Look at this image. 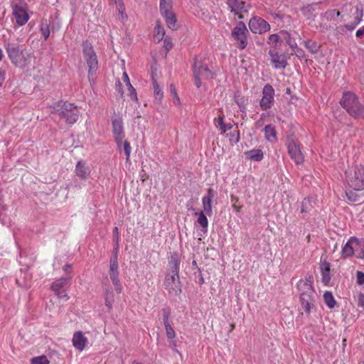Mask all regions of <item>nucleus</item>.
Wrapping results in <instances>:
<instances>
[{
	"label": "nucleus",
	"instance_id": "f257e3e1",
	"mask_svg": "<svg viewBox=\"0 0 364 364\" xmlns=\"http://www.w3.org/2000/svg\"><path fill=\"white\" fill-rule=\"evenodd\" d=\"M169 272L166 274L164 287L170 294L178 295L181 292L179 280L180 260L176 253H173L168 260Z\"/></svg>",
	"mask_w": 364,
	"mask_h": 364
},
{
	"label": "nucleus",
	"instance_id": "f03ea898",
	"mask_svg": "<svg viewBox=\"0 0 364 364\" xmlns=\"http://www.w3.org/2000/svg\"><path fill=\"white\" fill-rule=\"evenodd\" d=\"M51 112L58 114L67 124H74L80 115V109L74 104L67 101H58L50 107Z\"/></svg>",
	"mask_w": 364,
	"mask_h": 364
},
{
	"label": "nucleus",
	"instance_id": "7ed1b4c3",
	"mask_svg": "<svg viewBox=\"0 0 364 364\" xmlns=\"http://www.w3.org/2000/svg\"><path fill=\"white\" fill-rule=\"evenodd\" d=\"M340 104L350 117L355 119H364V105L360 103L355 93L344 92Z\"/></svg>",
	"mask_w": 364,
	"mask_h": 364
},
{
	"label": "nucleus",
	"instance_id": "20e7f679",
	"mask_svg": "<svg viewBox=\"0 0 364 364\" xmlns=\"http://www.w3.org/2000/svg\"><path fill=\"white\" fill-rule=\"evenodd\" d=\"M9 58L16 66L24 68L31 62L32 53L16 43H8L6 47Z\"/></svg>",
	"mask_w": 364,
	"mask_h": 364
},
{
	"label": "nucleus",
	"instance_id": "39448f33",
	"mask_svg": "<svg viewBox=\"0 0 364 364\" xmlns=\"http://www.w3.org/2000/svg\"><path fill=\"white\" fill-rule=\"evenodd\" d=\"M347 185L354 191L364 190V165L355 166L346 171Z\"/></svg>",
	"mask_w": 364,
	"mask_h": 364
},
{
	"label": "nucleus",
	"instance_id": "423d86ee",
	"mask_svg": "<svg viewBox=\"0 0 364 364\" xmlns=\"http://www.w3.org/2000/svg\"><path fill=\"white\" fill-rule=\"evenodd\" d=\"M193 75L195 79V85L198 88L201 86L203 80H207L213 77L211 70L208 68L207 65L204 63L203 59L195 58L193 64Z\"/></svg>",
	"mask_w": 364,
	"mask_h": 364
},
{
	"label": "nucleus",
	"instance_id": "0eeeda50",
	"mask_svg": "<svg viewBox=\"0 0 364 364\" xmlns=\"http://www.w3.org/2000/svg\"><path fill=\"white\" fill-rule=\"evenodd\" d=\"M83 55L88 66V77H90L96 72L98 69V61L97 55L92 48V45L86 41L82 44Z\"/></svg>",
	"mask_w": 364,
	"mask_h": 364
},
{
	"label": "nucleus",
	"instance_id": "6e6552de",
	"mask_svg": "<svg viewBox=\"0 0 364 364\" xmlns=\"http://www.w3.org/2000/svg\"><path fill=\"white\" fill-rule=\"evenodd\" d=\"M248 30L246 25L240 21L232 31V38L235 41V45L239 49H244L247 45Z\"/></svg>",
	"mask_w": 364,
	"mask_h": 364
},
{
	"label": "nucleus",
	"instance_id": "1a4fd4ad",
	"mask_svg": "<svg viewBox=\"0 0 364 364\" xmlns=\"http://www.w3.org/2000/svg\"><path fill=\"white\" fill-rule=\"evenodd\" d=\"M275 92L270 84H266L262 88V98L259 100V107L262 111L270 109L274 105Z\"/></svg>",
	"mask_w": 364,
	"mask_h": 364
},
{
	"label": "nucleus",
	"instance_id": "9d476101",
	"mask_svg": "<svg viewBox=\"0 0 364 364\" xmlns=\"http://www.w3.org/2000/svg\"><path fill=\"white\" fill-rule=\"evenodd\" d=\"M70 279L68 277H61L51 284V289L55 292L58 298L65 301L69 299L66 291L70 285Z\"/></svg>",
	"mask_w": 364,
	"mask_h": 364
},
{
	"label": "nucleus",
	"instance_id": "9b49d317",
	"mask_svg": "<svg viewBox=\"0 0 364 364\" xmlns=\"http://www.w3.org/2000/svg\"><path fill=\"white\" fill-rule=\"evenodd\" d=\"M109 275L112 283L114 286L116 292L120 294L122 291V287L119 278V266L117 254L110 259Z\"/></svg>",
	"mask_w": 364,
	"mask_h": 364
},
{
	"label": "nucleus",
	"instance_id": "f8f14e48",
	"mask_svg": "<svg viewBox=\"0 0 364 364\" xmlns=\"http://www.w3.org/2000/svg\"><path fill=\"white\" fill-rule=\"evenodd\" d=\"M12 14L16 23L21 26L25 25L29 19L27 6L23 3L14 4L12 6Z\"/></svg>",
	"mask_w": 364,
	"mask_h": 364
},
{
	"label": "nucleus",
	"instance_id": "ddd939ff",
	"mask_svg": "<svg viewBox=\"0 0 364 364\" xmlns=\"http://www.w3.org/2000/svg\"><path fill=\"white\" fill-rule=\"evenodd\" d=\"M287 146L288 149V153L292 160L296 164H301L304 161V156L301 151L299 144L295 141L294 139L289 138L287 139Z\"/></svg>",
	"mask_w": 364,
	"mask_h": 364
},
{
	"label": "nucleus",
	"instance_id": "4468645a",
	"mask_svg": "<svg viewBox=\"0 0 364 364\" xmlns=\"http://www.w3.org/2000/svg\"><path fill=\"white\" fill-rule=\"evenodd\" d=\"M227 4L230 11L239 18H245L244 14L248 11V5L245 1L240 0H227Z\"/></svg>",
	"mask_w": 364,
	"mask_h": 364
},
{
	"label": "nucleus",
	"instance_id": "2eb2a0df",
	"mask_svg": "<svg viewBox=\"0 0 364 364\" xmlns=\"http://www.w3.org/2000/svg\"><path fill=\"white\" fill-rule=\"evenodd\" d=\"M249 28L254 33L262 34L270 29L269 24L263 18L255 16L249 21Z\"/></svg>",
	"mask_w": 364,
	"mask_h": 364
},
{
	"label": "nucleus",
	"instance_id": "dca6fc26",
	"mask_svg": "<svg viewBox=\"0 0 364 364\" xmlns=\"http://www.w3.org/2000/svg\"><path fill=\"white\" fill-rule=\"evenodd\" d=\"M300 303L302 309L304 310L305 313L309 314L311 313V309H314L316 306L317 294H306L299 296Z\"/></svg>",
	"mask_w": 364,
	"mask_h": 364
},
{
	"label": "nucleus",
	"instance_id": "f3484780",
	"mask_svg": "<svg viewBox=\"0 0 364 364\" xmlns=\"http://www.w3.org/2000/svg\"><path fill=\"white\" fill-rule=\"evenodd\" d=\"M313 277L309 275L304 279H301L296 284V289L300 295L316 293L313 287Z\"/></svg>",
	"mask_w": 364,
	"mask_h": 364
},
{
	"label": "nucleus",
	"instance_id": "a211bd4d",
	"mask_svg": "<svg viewBox=\"0 0 364 364\" xmlns=\"http://www.w3.org/2000/svg\"><path fill=\"white\" fill-rule=\"evenodd\" d=\"M271 63L276 69H284L287 65V58L284 54H279L275 50H269Z\"/></svg>",
	"mask_w": 364,
	"mask_h": 364
},
{
	"label": "nucleus",
	"instance_id": "6ab92c4d",
	"mask_svg": "<svg viewBox=\"0 0 364 364\" xmlns=\"http://www.w3.org/2000/svg\"><path fill=\"white\" fill-rule=\"evenodd\" d=\"M215 196V191L213 188H208L207 193L202 198L203 212L208 216H211L213 214L212 201Z\"/></svg>",
	"mask_w": 364,
	"mask_h": 364
},
{
	"label": "nucleus",
	"instance_id": "aec40b11",
	"mask_svg": "<svg viewBox=\"0 0 364 364\" xmlns=\"http://www.w3.org/2000/svg\"><path fill=\"white\" fill-rule=\"evenodd\" d=\"M358 245V238L350 237L341 250V257L347 258L355 255L356 245Z\"/></svg>",
	"mask_w": 364,
	"mask_h": 364
},
{
	"label": "nucleus",
	"instance_id": "412c9836",
	"mask_svg": "<svg viewBox=\"0 0 364 364\" xmlns=\"http://www.w3.org/2000/svg\"><path fill=\"white\" fill-rule=\"evenodd\" d=\"M73 346L78 350L82 351L88 341L87 338L81 331H77L73 334L72 339Z\"/></svg>",
	"mask_w": 364,
	"mask_h": 364
},
{
	"label": "nucleus",
	"instance_id": "4be33fe9",
	"mask_svg": "<svg viewBox=\"0 0 364 364\" xmlns=\"http://www.w3.org/2000/svg\"><path fill=\"white\" fill-rule=\"evenodd\" d=\"M75 172L80 179H86L90 173V170L85 162L80 161L77 163Z\"/></svg>",
	"mask_w": 364,
	"mask_h": 364
},
{
	"label": "nucleus",
	"instance_id": "5701e85b",
	"mask_svg": "<svg viewBox=\"0 0 364 364\" xmlns=\"http://www.w3.org/2000/svg\"><path fill=\"white\" fill-rule=\"evenodd\" d=\"M112 133L114 137H117L119 139L121 137H124L125 135L122 119H112Z\"/></svg>",
	"mask_w": 364,
	"mask_h": 364
},
{
	"label": "nucleus",
	"instance_id": "b1692460",
	"mask_svg": "<svg viewBox=\"0 0 364 364\" xmlns=\"http://www.w3.org/2000/svg\"><path fill=\"white\" fill-rule=\"evenodd\" d=\"M214 124L216 127L218 128L223 133H225L232 128V124L231 123L226 124L224 122L223 115H220L215 118Z\"/></svg>",
	"mask_w": 364,
	"mask_h": 364
},
{
	"label": "nucleus",
	"instance_id": "393cba45",
	"mask_svg": "<svg viewBox=\"0 0 364 364\" xmlns=\"http://www.w3.org/2000/svg\"><path fill=\"white\" fill-rule=\"evenodd\" d=\"M161 16L164 18L166 23L170 29H171L173 31L177 29V28H178L177 23H176L177 19H176V16L173 11L167 13L166 15H161Z\"/></svg>",
	"mask_w": 364,
	"mask_h": 364
},
{
	"label": "nucleus",
	"instance_id": "a878e982",
	"mask_svg": "<svg viewBox=\"0 0 364 364\" xmlns=\"http://www.w3.org/2000/svg\"><path fill=\"white\" fill-rule=\"evenodd\" d=\"M246 156L254 161H261L264 158V154L261 149H252L245 152Z\"/></svg>",
	"mask_w": 364,
	"mask_h": 364
},
{
	"label": "nucleus",
	"instance_id": "bb28decb",
	"mask_svg": "<svg viewBox=\"0 0 364 364\" xmlns=\"http://www.w3.org/2000/svg\"><path fill=\"white\" fill-rule=\"evenodd\" d=\"M55 27L53 26L50 29V23L47 20L44 19L40 24V31L45 40H47L50 36V31H54Z\"/></svg>",
	"mask_w": 364,
	"mask_h": 364
},
{
	"label": "nucleus",
	"instance_id": "cd10ccee",
	"mask_svg": "<svg viewBox=\"0 0 364 364\" xmlns=\"http://www.w3.org/2000/svg\"><path fill=\"white\" fill-rule=\"evenodd\" d=\"M205 213L203 211H200L199 213H195V215H198L197 223L202 228V230L206 232L208 230V220Z\"/></svg>",
	"mask_w": 364,
	"mask_h": 364
},
{
	"label": "nucleus",
	"instance_id": "c85d7f7f",
	"mask_svg": "<svg viewBox=\"0 0 364 364\" xmlns=\"http://www.w3.org/2000/svg\"><path fill=\"white\" fill-rule=\"evenodd\" d=\"M264 135L267 140L274 142L277 140V133L274 126L268 124L264 127Z\"/></svg>",
	"mask_w": 364,
	"mask_h": 364
},
{
	"label": "nucleus",
	"instance_id": "c756f323",
	"mask_svg": "<svg viewBox=\"0 0 364 364\" xmlns=\"http://www.w3.org/2000/svg\"><path fill=\"white\" fill-rule=\"evenodd\" d=\"M159 9L161 15H166L167 13L173 11L172 0H160Z\"/></svg>",
	"mask_w": 364,
	"mask_h": 364
},
{
	"label": "nucleus",
	"instance_id": "7c9ffc66",
	"mask_svg": "<svg viewBox=\"0 0 364 364\" xmlns=\"http://www.w3.org/2000/svg\"><path fill=\"white\" fill-rule=\"evenodd\" d=\"M165 35V31L164 27L157 21L156 25L154 28V41L160 42Z\"/></svg>",
	"mask_w": 364,
	"mask_h": 364
},
{
	"label": "nucleus",
	"instance_id": "2f4dec72",
	"mask_svg": "<svg viewBox=\"0 0 364 364\" xmlns=\"http://www.w3.org/2000/svg\"><path fill=\"white\" fill-rule=\"evenodd\" d=\"M314 202L309 198H304L301 203V212L302 213H309L314 208Z\"/></svg>",
	"mask_w": 364,
	"mask_h": 364
},
{
	"label": "nucleus",
	"instance_id": "473e14b6",
	"mask_svg": "<svg viewBox=\"0 0 364 364\" xmlns=\"http://www.w3.org/2000/svg\"><path fill=\"white\" fill-rule=\"evenodd\" d=\"M323 300L325 304L330 309H333L336 304V301L331 291H326L323 294Z\"/></svg>",
	"mask_w": 364,
	"mask_h": 364
},
{
	"label": "nucleus",
	"instance_id": "72a5a7b5",
	"mask_svg": "<svg viewBox=\"0 0 364 364\" xmlns=\"http://www.w3.org/2000/svg\"><path fill=\"white\" fill-rule=\"evenodd\" d=\"M153 88L155 100L161 102L163 99L164 93L156 80H153Z\"/></svg>",
	"mask_w": 364,
	"mask_h": 364
},
{
	"label": "nucleus",
	"instance_id": "f704fd0d",
	"mask_svg": "<svg viewBox=\"0 0 364 364\" xmlns=\"http://www.w3.org/2000/svg\"><path fill=\"white\" fill-rule=\"evenodd\" d=\"M105 305L109 308L111 309L112 306V303L114 301V295L112 291L109 289H106L105 290Z\"/></svg>",
	"mask_w": 364,
	"mask_h": 364
},
{
	"label": "nucleus",
	"instance_id": "c9c22d12",
	"mask_svg": "<svg viewBox=\"0 0 364 364\" xmlns=\"http://www.w3.org/2000/svg\"><path fill=\"white\" fill-rule=\"evenodd\" d=\"M341 16L340 11L336 9H331L328 10L324 14V17L327 21L334 20L336 17H338Z\"/></svg>",
	"mask_w": 364,
	"mask_h": 364
},
{
	"label": "nucleus",
	"instance_id": "e433bc0d",
	"mask_svg": "<svg viewBox=\"0 0 364 364\" xmlns=\"http://www.w3.org/2000/svg\"><path fill=\"white\" fill-rule=\"evenodd\" d=\"M355 255L358 258H364V242L358 239Z\"/></svg>",
	"mask_w": 364,
	"mask_h": 364
},
{
	"label": "nucleus",
	"instance_id": "4c0bfd02",
	"mask_svg": "<svg viewBox=\"0 0 364 364\" xmlns=\"http://www.w3.org/2000/svg\"><path fill=\"white\" fill-rule=\"evenodd\" d=\"M227 136L232 142L237 143L240 139V132L238 130H234L227 134Z\"/></svg>",
	"mask_w": 364,
	"mask_h": 364
},
{
	"label": "nucleus",
	"instance_id": "58836bf2",
	"mask_svg": "<svg viewBox=\"0 0 364 364\" xmlns=\"http://www.w3.org/2000/svg\"><path fill=\"white\" fill-rule=\"evenodd\" d=\"M346 196L348 200L350 202H357L359 200V196L353 191H346Z\"/></svg>",
	"mask_w": 364,
	"mask_h": 364
},
{
	"label": "nucleus",
	"instance_id": "ea45409f",
	"mask_svg": "<svg viewBox=\"0 0 364 364\" xmlns=\"http://www.w3.org/2000/svg\"><path fill=\"white\" fill-rule=\"evenodd\" d=\"M31 364H49V360L44 355L32 358Z\"/></svg>",
	"mask_w": 364,
	"mask_h": 364
},
{
	"label": "nucleus",
	"instance_id": "a19ab883",
	"mask_svg": "<svg viewBox=\"0 0 364 364\" xmlns=\"http://www.w3.org/2000/svg\"><path fill=\"white\" fill-rule=\"evenodd\" d=\"M280 41V38L277 34H272L268 38V44L272 47H276L277 43Z\"/></svg>",
	"mask_w": 364,
	"mask_h": 364
},
{
	"label": "nucleus",
	"instance_id": "79ce46f5",
	"mask_svg": "<svg viewBox=\"0 0 364 364\" xmlns=\"http://www.w3.org/2000/svg\"><path fill=\"white\" fill-rule=\"evenodd\" d=\"M305 46L311 53H316L318 51L316 43L312 41H306L305 42Z\"/></svg>",
	"mask_w": 364,
	"mask_h": 364
},
{
	"label": "nucleus",
	"instance_id": "37998d69",
	"mask_svg": "<svg viewBox=\"0 0 364 364\" xmlns=\"http://www.w3.org/2000/svg\"><path fill=\"white\" fill-rule=\"evenodd\" d=\"M355 18L353 23L355 25L358 26L360 21H362L363 17V10L358 6L355 8Z\"/></svg>",
	"mask_w": 364,
	"mask_h": 364
},
{
	"label": "nucleus",
	"instance_id": "c03bdc74",
	"mask_svg": "<svg viewBox=\"0 0 364 364\" xmlns=\"http://www.w3.org/2000/svg\"><path fill=\"white\" fill-rule=\"evenodd\" d=\"M123 149H124V153L126 155L127 161H128L129 160L130 154H131V151H132V147L128 141L124 140V144H123Z\"/></svg>",
	"mask_w": 364,
	"mask_h": 364
},
{
	"label": "nucleus",
	"instance_id": "a18cd8bd",
	"mask_svg": "<svg viewBox=\"0 0 364 364\" xmlns=\"http://www.w3.org/2000/svg\"><path fill=\"white\" fill-rule=\"evenodd\" d=\"M111 4H115L119 14H123L124 10V4L122 0H109Z\"/></svg>",
	"mask_w": 364,
	"mask_h": 364
},
{
	"label": "nucleus",
	"instance_id": "49530a36",
	"mask_svg": "<svg viewBox=\"0 0 364 364\" xmlns=\"http://www.w3.org/2000/svg\"><path fill=\"white\" fill-rule=\"evenodd\" d=\"M166 336L168 339H173L176 336V333L173 328L171 327V324H167L165 326Z\"/></svg>",
	"mask_w": 364,
	"mask_h": 364
},
{
	"label": "nucleus",
	"instance_id": "de8ad7c7",
	"mask_svg": "<svg viewBox=\"0 0 364 364\" xmlns=\"http://www.w3.org/2000/svg\"><path fill=\"white\" fill-rule=\"evenodd\" d=\"M321 281L324 285H328L331 281L330 272H321Z\"/></svg>",
	"mask_w": 364,
	"mask_h": 364
},
{
	"label": "nucleus",
	"instance_id": "09e8293b",
	"mask_svg": "<svg viewBox=\"0 0 364 364\" xmlns=\"http://www.w3.org/2000/svg\"><path fill=\"white\" fill-rule=\"evenodd\" d=\"M127 88H128L129 92V95L130 96L131 100H132L133 101H136L137 100L136 92L135 89L134 88V87L132 85V84L128 85Z\"/></svg>",
	"mask_w": 364,
	"mask_h": 364
},
{
	"label": "nucleus",
	"instance_id": "8fccbe9b",
	"mask_svg": "<svg viewBox=\"0 0 364 364\" xmlns=\"http://www.w3.org/2000/svg\"><path fill=\"white\" fill-rule=\"evenodd\" d=\"M170 92H171V94L173 97L174 104H176V105L179 104V97L177 95L176 87H175L174 85H173V84H171V85H170Z\"/></svg>",
	"mask_w": 364,
	"mask_h": 364
},
{
	"label": "nucleus",
	"instance_id": "3c124183",
	"mask_svg": "<svg viewBox=\"0 0 364 364\" xmlns=\"http://www.w3.org/2000/svg\"><path fill=\"white\" fill-rule=\"evenodd\" d=\"M331 264L328 262L324 260L321 262L320 269L321 272H330Z\"/></svg>",
	"mask_w": 364,
	"mask_h": 364
},
{
	"label": "nucleus",
	"instance_id": "603ef678",
	"mask_svg": "<svg viewBox=\"0 0 364 364\" xmlns=\"http://www.w3.org/2000/svg\"><path fill=\"white\" fill-rule=\"evenodd\" d=\"M357 283L358 284H364V273L362 272L358 271L356 273Z\"/></svg>",
	"mask_w": 364,
	"mask_h": 364
},
{
	"label": "nucleus",
	"instance_id": "864d4df0",
	"mask_svg": "<svg viewBox=\"0 0 364 364\" xmlns=\"http://www.w3.org/2000/svg\"><path fill=\"white\" fill-rule=\"evenodd\" d=\"M164 47L166 51L171 50L173 47V43L169 38H165L164 41Z\"/></svg>",
	"mask_w": 364,
	"mask_h": 364
},
{
	"label": "nucleus",
	"instance_id": "5fc2aeb1",
	"mask_svg": "<svg viewBox=\"0 0 364 364\" xmlns=\"http://www.w3.org/2000/svg\"><path fill=\"white\" fill-rule=\"evenodd\" d=\"M355 36L357 38H362L363 36H364V26H362L361 28H360L357 31H356V33H355Z\"/></svg>",
	"mask_w": 364,
	"mask_h": 364
},
{
	"label": "nucleus",
	"instance_id": "6e6d98bb",
	"mask_svg": "<svg viewBox=\"0 0 364 364\" xmlns=\"http://www.w3.org/2000/svg\"><path fill=\"white\" fill-rule=\"evenodd\" d=\"M124 137H121V139H119L117 137H114L117 145V148L119 149H120L122 147V145L124 144Z\"/></svg>",
	"mask_w": 364,
	"mask_h": 364
},
{
	"label": "nucleus",
	"instance_id": "4d7b16f0",
	"mask_svg": "<svg viewBox=\"0 0 364 364\" xmlns=\"http://www.w3.org/2000/svg\"><path fill=\"white\" fill-rule=\"evenodd\" d=\"M122 80L125 82L127 86L131 84L129 76L126 72L122 75Z\"/></svg>",
	"mask_w": 364,
	"mask_h": 364
},
{
	"label": "nucleus",
	"instance_id": "13d9d810",
	"mask_svg": "<svg viewBox=\"0 0 364 364\" xmlns=\"http://www.w3.org/2000/svg\"><path fill=\"white\" fill-rule=\"evenodd\" d=\"M116 90L121 95V96H122V95H123L122 86V83L120 82L119 80H118L116 82Z\"/></svg>",
	"mask_w": 364,
	"mask_h": 364
},
{
	"label": "nucleus",
	"instance_id": "bf43d9fd",
	"mask_svg": "<svg viewBox=\"0 0 364 364\" xmlns=\"http://www.w3.org/2000/svg\"><path fill=\"white\" fill-rule=\"evenodd\" d=\"M163 321H164V326H166L167 324H170L169 321H168V313H165L164 314Z\"/></svg>",
	"mask_w": 364,
	"mask_h": 364
},
{
	"label": "nucleus",
	"instance_id": "052dcab7",
	"mask_svg": "<svg viewBox=\"0 0 364 364\" xmlns=\"http://www.w3.org/2000/svg\"><path fill=\"white\" fill-rule=\"evenodd\" d=\"M357 26L355 25V23L353 22L351 23H349V24H347L346 25V28L349 30V31H352Z\"/></svg>",
	"mask_w": 364,
	"mask_h": 364
},
{
	"label": "nucleus",
	"instance_id": "680f3d73",
	"mask_svg": "<svg viewBox=\"0 0 364 364\" xmlns=\"http://www.w3.org/2000/svg\"><path fill=\"white\" fill-rule=\"evenodd\" d=\"M358 301H359V304L361 305V306H364V295L363 294H360L358 297Z\"/></svg>",
	"mask_w": 364,
	"mask_h": 364
},
{
	"label": "nucleus",
	"instance_id": "e2e57ef3",
	"mask_svg": "<svg viewBox=\"0 0 364 364\" xmlns=\"http://www.w3.org/2000/svg\"><path fill=\"white\" fill-rule=\"evenodd\" d=\"M114 240H115V242H116V250H117L118 248V242H119V235H116L114 236Z\"/></svg>",
	"mask_w": 364,
	"mask_h": 364
},
{
	"label": "nucleus",
	"instance_id": "0e129e2a",
	"mask_svg": "<svg viewBox=\"0 0 364 364\" xmlns=\"http://www.w3.org/2000/svg\"><path fill=\"white\" fill-rule=\"evenodd\" d=\"M71 269V265L70 264H66L65 265L63 269L65 271V272H68L69 271L70 269Z\"/></svg>",
	"mask_w": 364,
	"mask_h": 364
},
{
	"label": "nucleus",
	"instance_id": "69168bd1",
	"mask_svg": "<svg viewBox=\"0 0 364 364\" xmlns=\"http://www.w3.org/2000/svg\"><path fill=\"white\" fill-rule=\"evenodd\" d=\"M113 232H114V236L118 235V234H119V230H118V228H117V227H115V228H114V231H113Z\"/></svg>",
	"mask_w": 364,
	"mask_h": 364
},
{
	"label": "nucleus",
	"instance_id": "338daca9",
	"mask_svg": "<svg viewBox=\"0 0 364 364\" xmlns=\"http://www.w3.org/2000/svg\"><path fill=\"white\" fill-rule=\"evenodd\" d=\"M288 43H289V45L291 46V48H293L294 46H296V43H291L289 41H288Z\"/></svg>",
	"mask_w": 364,
	"mask_h": 364
},
{
	"label": "nucleus",
	"instance_id": "774afa93",
	"mask_svg": "<svg viewBox=\"0 0 364 364\" xmlns=\"http://www.w3.org/2000/svg\"><path fill=\"white\" fill-rule=\"evenodd\" d=\"M233 208L236 211H240V207L236 206L235 205H233Z\"/></svg>",
	"mask_w": 364,
	"mask_h": 364
}]
</instances>
